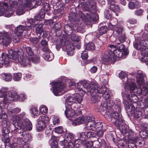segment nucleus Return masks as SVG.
Instances as JSON below:
<instances>
[{
	"label": "nucleus",
	"instance_id": "obj_25",
	"mask_svg": "<svg viewBox=\"0 0 148 148\" xmlns=\"http://www.w3.org/2000/svg\"><path fill=\"white\" fill-rule=\"evenodd\" d=\"M92 146L94 148H100L101 146L103 147H106V143L104 140H102L100 142L97 140H92Z\"/></svg>",
	"mask_w": 148,
	"mask_h": 148
},
{
	"label": "nucleus",
	"instance_id": "obj_50",
	"mask_svg": "<svg viewBox=\"0 0 148 148\" xmlns=\"http://www.w3.org/2000/svg\"><path fill=\"white\" fill-rule=\"evenodd\" d=\"M95 46L93 42H90L87 44L86 46V48L88 50H93L95 49Z\"/></svg>",
	"mask_w": 148,
	"mask_h": 148
},
{
	"label": "nucleus",
	"instance_id": "obj_3",
	"mask_svg": "<svg viewBox=\"0 0 148 148\" xmlns=\"http://www.w3.org/2000/svg\"><path fill=\"white\" fill-rule=\"evenodd\" d=\"M8 53V54H5L4 53H2L0 58V68H2L3 65L7 66L11 61V59L14 62L19 63L23 67L29 65L30 61L29 59L27 57L20 55L21 52L19 51H13L11 49L9 51Z\"/></svg>",
	"mask_w": 148,
	"mask_h": 148
},
{
	"label": "nucleus",
	"instance_id": "obj_29",
	"mask_svg": "<svg viewBox=\"0 0 148 148\" xmlns=\"http://www.w3.org/2000/svg\"><path fill=\"white\" fill-rule=\"evenodd\" d=\"M134 133L132 131H130V133H129V134L127 136H128L127 140L128 142L130 141L134 143L138 141V137L136 136H133Z\"/></svg>",
	"mask_w": 148,
	"mask_h": 148
},
{
	"label": "nucleus",
	"instance_id": "obj_35",
	"mask_svg": "<svg viewBox=\"0 0 148 148\" xmlns=\"http://www.w3.org/2000/svg\"><path fill=\"white\" fill-rule=\"evenodd\" d=\"M10 8L16 9V8L18 6L19 4L18 2V0H8Z\"/></svg>",
	"mask_w": 148,
	"mask_h": 148
},
{
	"label": "nucleus",
	"instance_id": "obj_31",
	"mask_svg": "<svg viewBox=\"0 0 148 148\" xmlns=\"http://www.w3.org/2000/svg\"><path fill=\"white\" fill-rule=\"evenodd\" d=\"M76 144L75 143V140L74 141L65 142L62 145L64 146L63 148H79V147L76 148Z\"/></svg>",
	"mask_w": 148,
	"mask_h": 148
},
{
	"label": "nucleus",
	"instance_id": "obj_30",
	"mask_svg": "<svg viewBox=\"0 0 148 148\" xmlns=\"http://www.w3.org/2000/svg\"><path fill=\"white\" fill-rule=\"evenodd\" d=\"M116 47L115 46L112 45H110L108 48V54L106 55L105 54L103 57H103H105L106 56H108L109 58V56L111 57L112 53H113L114 51L116 50Z\"/></svg>",
	"mask_w": 148,
	"mask_h": 148
},
{
	"label": "nucleus",
	"instance_id": "obj_40",
	"mask_svg": "<svg viewBox=\"0 0 148 148\" xmlns=\"http://www.w3.org/2000/svg\"><path fill=\"white\" fill-rule=\"evenodd\" d=\"M134 110V116L135 119H138L140 118L142 114V113L139 109H138L136 108H135L134 110H132V112H130L132 113V110Z\"/></svg>",
	"mask_w": 148,
	"mask_h": 148
},
{
	"label": "nucleus",
	"instance_id": "obj_63",
	"mask_svg": "<svg viewBox=\"0 0 148 148\" xmlns=\"http://www.w3.org/2000/svg\"><path fill=\"white\" fill-rule=\"evenodd\" d=\"M107 27L106 26L101 27L99 30V33L100 34L105 33L107 32Z\"/></svg>",
	"mask_w": 148,
	"mask_h": 148
},
{
	"label": "nucleus",
	"instance_id": "obj_42",
	"mask_svg": "<svg viewBox=\"0 0 148 148\" xmlns=\"http://www.w3.org/2000/svg\"><path fill=\"white\" fill-rule=\"evenodd\" d=\"M45 59L47 61H51L54 58L53 54L51 52L49 53H46L43 54Z\"/></svg>",
	"mask_w": 148,
	"mask_h": 148
},
{
	"label": "nucleus",
	"instance_id": "obj_55",
	"mask_svg": "<svg viewBox=\"0 0 148 148\" xmlns=\"http://www.w3.org/2000/svg\"><path fill=\"white\" fill-rule=\"evenodd\" d=\"M111 11L108 10H106L104 12V14L105 18L107 19H110L112 16L111 13Z\"/></svg>",
	"mask_w": 148,
	"mask_h": 148
},
{
	"label": "nucleus",
	"instance_id": "obj_62",
	"mask_svg": "<svg viewBox=\"0 0 148 148\" xmlns=\"http://www.w3.org/2000/svg\"><path fill=\"white\" fill-rule=\"evenodd\" d=\"M54 131L56 133L58 134H62L63 132L62 128L61 126L56 127L54 129Z\"/></svg>",
	"mask_w": 148,
	"mask_h": 148
},
{
	"label": "nucleus",
	"instance_id": "obj_17",
	"mask_svg": "<svg viewBox=\"0 0 148 148\" xmlns=\"http://www.w3.org/2000/svg\"><path fill=\"white\" fill-rule=\"evenodd\" d=\"M118 126H119L120 130L121 132L127 135L129 134L130 131L128 130V126L124 123L123 122L122 119H120V121L116 124Z\"/></svg>",
	"mask_w": 148,
	"mask_h": 148
},
{
	"label": "nucleus",
	"instance_id": "obj_51",
	"mask_svg": "<svg viewBox=\"0 0 148 148\" xmlns=\"http://www.w3.org/2000/svg\"><path fill=\"white\" fill-rule=\"evenodd\" d=\"M66 102L68 105L71 106L75 102L74 97H69L66 99Z\"/></svg>",
	"mask_w": 148,
	"mask_h": 148
},
{
	"label": "nucleus",
	"instance_id": "obj_14",
	"mask_svg": "<svg viewBox=\"0 0 148 148\" xmlns=\"http://www.w3.org/2000/svg\"><path fill=\"white\" fill-rule=\"evenodd\" d=\"M11 36L10 33L5 31L0 32V40L3 45L7 46L10 44L12 40Z\"/></svg>",
	"mask_w": 148,
	"mask_h": 148
},
{
	"label": "nucleus",
	"instance_id": "obj_33",
	"mask_svg": "<svg viewBox=\"0 0 148 148\" xmlns=\"http://www.w3.org/2000/svg\"><path fill=\"white\" fill-rule=\"evenodd\" d=\"M74 50V46L72 44H70L67 46V53L68 55L70 56H73V51Z\"/></svg>",
	"mask_w": 148,
	"mask_h": 148
},
{
	"label": "nucleus",
	"instance_id": "obj_6",
	"mask_svg": "<svg viewBox=\"0 0 148 148\" xmlns=\"http://www.w3.org/2000/svg\"><path fill=\"white\" fill-rule=\"evenodd\" d=\"M144 38L143 36L141 38L136 39L134 46L137 49L140 51L141 54L143 56L141 61L146 62H148V47H146L148 46V41L144 40Z\"/></svg>",
	"mask_w": 148,
	"mask_h": 148
},
{
	"label": "nucleus",
	"instance_id": "obj_16",
	"mask_svg": "<svg viewBox=\"0 0 148 148\" xmlns=\"http://www.w3.org/2000/svg\"><path fill=\"white\" fill-rule=\"evenodd\" d=\"M140 108L146 109L148 108V89L147 91H145L144 94L142 95L140 98Z\"/></svg>",
	"mask_w": 148,
	"mask_h": 148
},
{
	"label": "nucleus",
	"instance_id": "obj_48",
	"mask_svg": "<svg viewBox=\"0 0 148 148\" xmlns=\"http://www.w3.org/2000/svg\"><path fill=\"white\" fill-rule=\"evenodd\" d=\"M30 111L32 114L34 116V117H35V116H37L38 110L37 107L32 106L30 109Z\"/></svg>",
	"mask_w": 148,
	"mask_h": 148
},
{
	"label": "nucleus",
	"instance_id": "obj_39",
	"mask_svg": "<svg viewBox=\"0 0 148 148\" xmlns=\"http://www.w3.org/2000/svg\"><path fill=\"white\" fill-rule=\"evenodd\" d=\"M8 5V4L7 3L0 2V16H4L5 9Z\"/></svg>",
	"mask_w": 148,
	"mask_h": 148
},
{
	"label": "nucleus",
	"instance_id": "obj_20",
	"mask_svg": "<svg viewBox=\"0 0 148 148\" xmlns=\"http://www.w3.org/2000/svg\"><path fill=\"white\" fill-rule=\"evenodd\" d=\"M77 111L78 112V113L77 112L75 113V110L70 108L66 110L65 111V113L67 118L72 117L81 114V111L80 110H78Z\"/></svg>",
	"mask_w": 148,
	"mask_h": 148
},
{
	"label": "nucleus",
	"instance_id": "obj_57",
	"mask_svg": "<svg viewBox=\"0 0 148 148\" xmlns=\"http://www.w3.org/2000/svg\"><path fill=\"white\" fill-rule=\"evenodd\" d=\"M116 49L122 51H124V45L123 44L120 42H117Z\"/></svg>",
	"mask_w": 148,
	"mask_h": 148
},
{
	"label": "nucleus",
	"instance_id": "obj_12",
	"mask_svg": "<svg viewBox=\"0 0 148 148\" xmlns=\"http://www.w3.org/2000/svg\"><path fill=\"white\" fill-rule=\"evenodd\" d=\"M49 121V119L47 116H40L38 119L36 125L37 130L39 131L43 130Z\"/></svg>",
	"mask_w": 148,
	"mask_h": 148
},
{
	"label": "nucleus",
	"instance_id": "obj_53",
	"mask_svg": "<svg viewBox=\"0 0 148 148\" xmlns=\"http://www.w3.org/2000/svg\"><path fill=\"white\" fill-rule=\"evenodd\" d=\"M118 38V40L119 41L122 43L125 42L126 40V36L125 34L124 33L121 34Z\"/></svg>",
	"mask_w": 148,
	"mask_h": 148
},
{
	"label": "nucleus",
	"instance_id": "obj_56",
	"mask_svg": "<svg viewBox=\"0 0 148 148\" xmlns=\"http://www.w3.org/2000/svg\"><path fill=\"white\" fill-rule=\"evenodd\" d=\"M40 60V56L39 55L35 56L31 58L32 62L34 63L38 62Z\"/></svg>",
	"mask_w": 148,
	"mask_h": 148
},
{
	"label": "nucleus",
	"instance_id": "obj_37",
	"mask_svg": "<svg viewBox=\"0 0 148 148\" xmlns=\"http://www.w3.org/2000/svg\"><path fill=\"white\" fill-rule=\"evenodd\" d=\"M87 138L92 140H96L97 139L96 133L93 132H87Z\"/></svg>",
	"mask_w": 148,
	"mask_h": 148
},
{
	"label": "nucleus",
	"instance_id": "obj_43",
	"mask_svg": "<svg viewBox=\"0 0 148 148\" xmlns=\"http://www.w3.org/2000/svg\"><path fill=\"white\" fill-rule=\"evenodd\" d=\"M110 10L114 12H119L120 10L119 6L115 4L110 5Z\"/></svg>",
	"mask_w": 148,
	"mask_h": 148
},
{
	"label": "nucleus",
	"instance_id": "obj_22",
	"mask_svg": "<svg viewBox=\"0 0 148 148\" xmlns=\"http://www.w3.org/2000/svg\"><path fill=\"white\" fill-rule=\"evenodd\" d=\"M65 137L64 140L60 142V144L61 145H62L63 144L65 143L66 142H69L74 141L75 140H73L74 138V135L72 133H66L65 134Z\"/></svg>",
	"mask_w": 148,
	"mask_h": 148
},
{
	"label": "nucleus",
	"instance_id": "obj_21",
	"mask_svg": "<svg viewBox=\"0 0 148 148\" xmlns=\"http://www.w3.org/2000/svg\"><path fill=\"white\" fill-rule=\"evenodd\" d=\"M146 78L145 75L142 72H138L136 77L137 82L138 85H143L145 84V79Z\"/></svg>",
	"mask_w": 148,
	"mask_h": 148
},
{
	"label": "nucleus",
	"instance_id": "obj_41",
	"mask_svg": "<svg viewBox=\"0 0 148 148\" xmlns=\"http://www.w3.org/2000/svg\"><path fill=\"white\" fill-rule=\"evenodd\" d=\"M64 27L65 32L67 35H70L73 33L72 28L69 25H65Z\"/></svg>",
	"mask_w": 148,
	"mask_h": 148
},
{
	"label": "nucleus",
	"instance_id": "obj_15",
	"mask_svg": "<svg viewBox=\"0 0 148 148\" xmlns=\"http://www.w3.org/2000/svg\"><path fill=\"white\" fill-rule=\"evenodd\" d=\"M78 136L79 138L75 140L76 148L79 147L82 144H85V141L87 138V134H86V133L84 132L78 133Z\"/></svg>",
	"mask_w": 148,
	"mask_h": 148
},
{
	"label": "nucleus",
	"instance_id": "obj_34",
	"mask_svg": "<svg viewBox=\"0 0 148 148\" xmlns=\"http://www.w3.org/2000/svg\"><path fill=\"white\" fill-rule=\"evenodd\" d=\"M1 75L3 79L5 81H10L12 79V76L10 73H3Z\"/></svg>",
	"mask_w": 148,
	"mask_h": 148
},
{
	"label": "nucleus",
	"instance_id": "obj_27",
	"mask_svg": "<svg viewBox=\"0 0 148 148\" xmlns=\"http://www.w3.org/2000/svg\"><path fill=\"white\" fill-rule=\"evenodd\" d=\"M15 10L11 8H7L4 11V16L6 17H10L15 13Z\"/></svg>",
	"mask_w": 148,
	"mask_h": 148
},
{
	"label": "nucleus",
	"instance_id": "obj_4",
	"mask_svg": "<svg viewBox=\"0 0 148 148\" xmlns=\"http://www.w3.org/2000/svg\"><path fill=\"white\" fill-rule=\"evenodd\" d=\"M114 104L112 100H107L101 103L100 107L98 106L97 108L98 109V111H101L103 112L102 114L104 115L107 118L111 119L112 121L116 124L120 121V119H119V114L116 112L110 113L109 109Z\"/></svg>",
	"mask_w": 148,
	"mask_h": 148
},
{
	"label": "nucleus",
	"instance_id": "obj_13",
	"mask_svg": "<svg viewBox=\"0 0 148 148\" xmlns=\"http://www.w3.org/2000/svg\"><path fill=\"white\" fill-rule=\"evenodd\" d=\"M110 23L111 25L115 26L114 28V34L117 36L120 35L121 34L124 33V29L123 27L121 25L117 24L115 25L117 22V20L116 18L111 19Z\"/></svg>",
	"mask_w": 148,
	"mask_h": 148
},
{
	"label": "nucleus",
	"instance_id": "obj_60",
	"mask_svg": "<svg viewBox=\"0 0 148 148\" xmlns=\"http://www.w3.org/2000/svg\"><path fill=\"white\" fill-rule=\"evenodd\" d=\"M25 50L27 54L30 56L34 55V53L31 48L30 47H27L25 48Z\"/></svg>",
	"mask_w": 148,
	"mask_h": 148
},
{
	"label": "nucleus",
	"instance_id": "obj_32",
	"mask_svg": "<svg viewBox=\"0 0 148 148\" xmlns=\"http://www.w3.org/2000/svg\"><path fill=\"white\" fill-rule=\"evenodd\" d=\"M140 6V4L137 1L134 0L133 1L130 2L129 3L128 7L129 8L131 9H133L135 8H138Z\"/></svg>",
	"mask_w": 148,
	"mask_h": 148
},
{
	"label": "nucleus",
	"instance_id": "obj_36",
	"mask_svg": "<svg viewBox=\"0 0 148 148\" xmlns=\"http://www.w3.org/2000/svg\"><path fill=\"white\" fill-rule=\"evenodd\" d=\"M16 8L17 9L16 12V14L18 15H20L25 13V7L22 5H18Z\"/></svg>",
	"mask_w": 148,
	"mask_h": 148
},
{
	"label": "nucleus",
	"instance_id": "obj_26",
	"mask_svg": "<svg viewBox=\"0 0 148 148\" xmlns=\"http://www.w3.org/2000/svg\"><path fill=\"white\" fill-rule=\"evenodd\" d=\"M127 74L126 73L123 72H121L119 74V77L121 79H124L126 80L125 81L124 80L123 81V84H125V86H130L131 83L130 84L129 81L130 80V79L128 80L127 78L126 77H127Z\"/></svg>",
	"mask_w": 148,
	"mask_h": 148
},
{
	"label": "nucleus",
	"instance_id": "obj_1",
	"mask_svg": "<svg viewBox=\"0 0 148 148\" xmlns=\"http://www.w3.org/2000/svg\"><path fill=\"white\" fill-rule=\"evenodd\" d=\"M25 113L23 112L12 118V123L15 128L14 130L19 135V137L25 143H28L31 141V134L27 131L32 129V125L30 121L25 119Z\"/></svg>",
	"mask_w": 148,
	"mask_h": 148
},
{
	"label": "nucleus",
	"instance_id": "obj_10",
	"mask_svg": "<svg viewBox=\"0 0 148 148\" xmlns=\"http://www.w3.org/2000/svg\"><path fill=\"white\" fill-rule=\"evenodd\" d=\"M86 121L87 122L86 127L89 130L95 131L97 128L101 129L102 126V123L101 122H96L95 121V118L92 116L86 117Z\"/></svg>",
	"mask_w": 148,
	"mask_h": 148
},
{
	"label": "nucleus",
	"instance_id": "obj_11",
	"mask_svg": "<svg viewBox=\"0 0 148 148\" xmlns=\"http://www.w3.org/2000/svg\"><path fill=\"white\" fill-rule=\"evenodd\" d=\"M123 55V52L116 49L112 54L111 57L108 56H106L103 57V61L105 64H109L111 63H114L117 58H121Z\"/></svg>",
	"mask_w": 148,
	"mask_h": 148
},
{
	"label": "nucleus",
	"instance_id": "obj_8",
	"mask_svg": "<svg viewBox=\"0 0 148 148\" xmlns=\"http://www.w3.org/2000/svg\"><path fill=\"white\" fill-rule=\"evenodd\" d=\"M97 84L96 83L92 82L89 85V83L86 81H81L78 82L77 84V94H81L83 96L86 92L90 93L88 90L91 91V86L92 84Z\"/></svg>",
	"mask_w": 148,
	"mask_h": 148
},
{
	"label": "nucleus",
	"instance_id": "obj_44",
	"mask_svg": "<svg viewBox=\"0 0 148 148\" xmlns=\"http://www.w3.org/2000/svg\"><path fill=\"white\" fill-rule=\"evenodd\" d=\"M27 1H26L25 3V8H26L27 10H31L33 7H32V4L31 3V2H34L35 0H30L29 1L28 0H27Z\"/></svg>",
	"mask_w": 148,
	"mask_h": 148
},
{
	"label": "nucleus",
	"instance_id": "obj_49",
	"mask_svg": "<svg viewBox=\"0 0 148 148\" xmlns=\"http://www.w3.org/2000/svg\"><path fill=\"white\" fill-rule=\"evenodd\" d=\"M103 127V124L102 123V126L101 127V129H100L99 128H97V129L95 131H96V134L97 137V136L99 137H101L102 136L103 134V131L102 130Z\"/></svg>",
	"mask_w": 148,
	"mask_h": 148
},
{
	"label": "nucleus",
	"instance_id": "obj_58",
	"mask_svg": "<svg viewBox=\"0 0 148 148\" xmlns=\"http://www.w3.org/2000/svg\"><path fill=\"white\" fill-rule=\"evenodd\" d=\"M45 17V14L43 12H41L40 14H38L35 16V18L36 20L38 22L39 20H41L42 19L44 18Z\"/></svg>",
	"mask_w": 148,
	"mask_h": 148
},
{
	"label": "nucleus",
	"instance_id": "obj_59",
	"mask_svg": "<svg viewBox=\"0 0 148 148\" xmlns=\"http://www.w3.org/2000/svg\"><path fill=\"white\" fill-rule=\"evenodd\" d=\"M18 146L16 143H13L12 145L10 143L6 144L5 148H17Z\"/></svg>",
	"mask_w": 148,
	"mask_h": 148
},
{
	"label": "nucleus",
	"instance_id": "obj_24",
	"mask_svg": "<svg viewBox=\"0 0 148 148\" xmlns=\"http://www.w3.org/2000/svg\"><path fill=\"white\" fill-rule=\"evenodd\" d=\"M58 137L52 136L51 139L49 141V143L51 148H58Z\"/></svg>",
	"mask_w": 148,
	"mask_h": 148
},
{
	"label": "nucleus",
	"instance_id": "obj_5",
	"mask_svg": "<svg viewBox=\"0 0 148 148\" xmlns=\"http://www.w3.org/2000/svg\"><path fill=\"white\" fill-rule=\"evenodd\" d=\"M91 91L88 90V91L90 92V94L92 96L91 100L92 103H96L97 102L100 104L98 101L99 97L97 95L98 93L102 94L103 97L106 100L109 99L110 97L109 89L105 86L99 88L97 84L93 83L91 84Z\"/></svg>",
	"mask_w": 148,
	"mask_h": 148
},
{
	"label": "nucleus",
	"instance_id": "obj_47",
	"mask_svg": "<svg viewBox=\"0 0 148 148\" xmlns=\"http://www.w3.org/2000/svg\"><path fill=\"white\" fill-rule=\"evenodd\" d=\"M127 139H123L119 140L118 142V146L121 148H123L125 145V143L127 144Z\"/></svg>",
	"mask_w": 148,
	"mask_h": 148
},
{
	"label": "nucleus",
	"instance_id": "obj_46",
	"mask_svg": "<svg viewBox=\"0 0 148 148\" xmlns=\"http://www.w3.org/2000/svg\"><path fill=\"white\" fill-rule=\"evenodd\" d=\"M39 111L40 113L45 115L47 112L48 108L46 106L42 105L40 107Z\"/></svg>",
	"mask_w": 148,
	"mask_h": 148
},
{
	"label": "nucleus",
	"instance_id": "obj_64",
	"mask_svg": "<svg viewBox=\"0 0 148 148\" xmlns=\"http://www.w3.org/2000/svg\"><path fill=\"white\" fill-rule=\"evenodd\" d=\"M127 140V143L128 144V147L129 148H137V146L133 142L130 141L128 142Z\"/></svg>",
	"mask_w": 148,
	"mask_h": 148
},
{
	"label": "nucleus",
	"instance_id": "obj_52",
	"mask_svg": "<svg viewBox=\"0 0 148 148\" xmlns=\"http://www.w3.org/2000/svg\"><path fill=\"white\" fill-rule=\"evenodd\" d=\"M43 24H41L38 25V26L36 27V33L40 34H40L42 32L43 30Z\"/></svg>",
	"mask_w": 148,
	"mask_h": 148
},
{
	"label": "nucleus",
	"instance_id": "obj_19",
	"mask_svg": "<svg viewBox=\"0 0 148 148\" xmlns=\"http://www.w3.org/2000/svg\"><path fill=\"white\" fill-rule=\"evenodd\" d=\"M31 30V27L25 23V25H19L15 29V34L17 35H21L24 31Z\"/></svg>",
	"mask_w": 148,
	"mask_h": 148
},
{
	"label": "nucleus",
	"instance_id": "obj_54",
	"mask_svg": "<svg viewBox=\"0 0 148 148\" xmlns=\"http://www.w3.org/2000/svg\"><path fill=\"white\" fill-rule=\"evenodd\" d=\"M75 102L80 103L83 100L82 96H79L77 94L75 97H74Z\"/></svg>",
	"mask_w": 148,
	"mask_h": 148
},
{
	"label": "nucleus",
	"instance_id": "obj_23",
	"mask_svg": "<svg viewBox=\"0 0 148 148\" xmlns=\"http://www.w3.org/2000/svg\"><path fill=\"white\" fill-rule=\"evenodd\" d=\"M79 14H77L71 12L69 17V19L70 20L76 21V22H78L77 21L79 20L80 17L82 16V12L80 11L79 12Z\"/></svg>",
	"mask_w": 148,
	"mask_h": 148
},
{
	"label": "nucleus",
	"instance_id": "obj_7",
	"mask_svg": "<svg viewBox=\"0 0 148 148\" xmlns=\"http://www.w3.org/2000/svg\"><path fill=\"white\" fill-rule=\"evenodd\" d=\"M79 5H80L84 11H88L90 12L89 14L86 13V14L90 16V18L91 17V15L95 17H98L97 15L93 14L94 13L96 8V4L93 0H79Z\"/></svg>",
	"mask_w": 148,
	"mask_h": 148
},
{
	"label": "nucleus",
	"instance_id": "obj_61",
	"mask_svg": "<svg viewBox=\"0 0 148 148\" xmlns=\"http://www.w3.org/2000/svg\"><path fill=\"white\" fill-rule=\"evenodd\" d=\"M140 136L143 138H146L148 136V134L146 131L143 130L139 132Z\"/></svg>",
	"mask_w": 148,
	"mask_h": 148
},
{
	"label": "nucleus",
	"instance_id": "obj_28",
	"mask_svg": "<svg viewBox=\"0 0 148 148\" xmlns=\"http://www.w3.org/2000/svg\"><path fill=\"white\" fill-rule=\"evenodd\" d=\"M74 23V24L73 26V28L74 30L81 33L83 32V28L82 27V25H81V24L79 23V22H77L75 23Z\"/></svg>",
	"mask_w": 148,
	"mask_h": 148
},
{
	"label": "nucleus",
	"instance_id": "obj_2",
	"mask_svg": "<svg viewBox=\"0 0 148 148\" xmlns=\"http://www.w3.org/2000/svg\"><path fill=\"white\" fill-rule=\"evenodd\" d=\"M147 91V88L145 86L140 88L136 87L134 82L133 81L131 82L130 86L128 87L125 86V90L122 92V95L123 99V103L127 112H131L135 109V107L133 104H131L130 105L126 99L136 104L138 98L137 95H141V97L142 95L144 94L145 92Z\"/></svg>",
	"mask_w": 148,
	"mask_h": 148
},
{
	"label": "nucleus",
	"instance_id": "obj_9",
	"mask_svg": "<svg viewBox=\"0 0 148 148\" xmlns=\"http://www.w3.org/2000/svg\"><path fill=\"white\" fill-rule=\"evenodd\" d=\"M53 92L56 96H60L67 91L65 84L61 82H52Z\"/></svg>",
	"mask_w": 148,
	"mask_h": 148
},
{
	"label": "nucleus",
	"instance_id": "obj_38",
	"mask_svg": "<svg viewBox=\"0 0 148 148\" xmlns=\"http://www.w3.org/2000/svg\"><path fill=\"white\" fill-rule=\"evenodd\" d=\"M27 22L25 23H26L27 25L28 23H29L30 25H29L31 27V29L32 28H34L36 27L38 23L35 18L33 19L31 18L30 19H27Z\"/></svg>",
	"mask_w": 148,
	"mask_h": 148
},
{
	"label": "nucleus",
	"instance_id": "obj_18",
	"mask_svg": "<svg viewBox=\"0 0 148 148\" xmlns=\"http://www.w3.org/2000/svg\"><path fill=\"white\" fill-rule=\"evenodd\" d=\"M3 102L6 104L10 101H15L17 100L18 99V96L16 93H13L11 92H9L8 95H6L4 97Z\"/></svg>",
	"mask_w": 148,
	"mask_h": 148
},
{
	"label": "nucleus",
	"instance_id": "obj_45",
	"mask_svg": "<svg viewBox=\"0 0 148 148\" xmlns=\"http://www.w3.org/2000/svg\"><path fill=\"white\" fill-rule=\"evenodd\" d=\"M22 75V74L20 73H14L13 75V78L14 81H18L21 80Z\"/></svg>",
	"mask_w": 148,
	"mask_h": 148
}]
</instances>
